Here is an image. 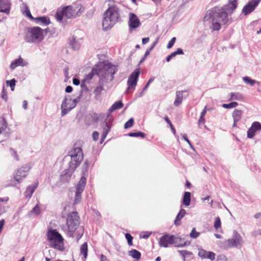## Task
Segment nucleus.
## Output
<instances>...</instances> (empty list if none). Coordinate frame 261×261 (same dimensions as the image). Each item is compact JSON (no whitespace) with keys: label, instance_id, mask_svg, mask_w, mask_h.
I'll return each instance as SVG.
<instances>
[{"label":"nucleus","instance_id":"1","mask_svg":"<svg viewBox=\"0 0 261 261\" xmlns=\"http://www.w3.org/2000/svg\"><path fill=\"white\" fill-rule=\"evenodd\" d=\"M227 16V12L223 7L221 9L214 7L207 11L204 19H211L212 22V29L214 31H218L221 28V23L225 24L228 22Z\"/></svg>","mask_w":261,"mask_h":261},{"label":"nucleus","instance_id":"2","mask_svg":"<svg viewBox=\"0 0 261 261\" xmlns=\"http://www.w3.org/2000/svg\"><path fill=\"white\" fill-rule=\"evenodd\" d=\"M120 18L119 8L116 6H110L104 13L102 27L104 30L111 28Z\"/></svg>","mask_w":261,"mask_h":261},{"label":"nucleus","instance_id":"3","mask_svg":"<svg viewBox=\"0 0 261 261\" xmlns=\"http://www.w3.org/2000/svg\"><path fill=\"white\" fill-rule=\"evenodd\" d=\"M68 156L70 157L71 160L66 174H68L70 176L83 160L84 155L82 148L79 147L72 148L68 152Z\"/></svg>","mask_w":261,"mask_h":261},{"label":"nucleus","instance_id":"4","mask_svg":"<svg viewBox=\"0 0 261 261\" xmlns=\"http://www.w3.org/2000/svg\"><path fill=\"white\" fill-rule=\"evenodd\" d=\"M98 70V77L99 79H108L109 76L111 80L113 79L114 75L115 74L117 69L115 66L111 63H100L97 67Z\"/></svg>","mask_w":261,"mask_h":261},{"label":"nucleus","instance_id":"5","mask_svg":"<svg viewBox=\"0 0 261 261\" xmlns=\"http://www.w3.org/2000/svg\"><path fill=\"white\" fill-rule=\"evenodd\" d=\"M43 30L38 27L30 28L28 29L25 40L29 43H38L44 39Z\"/></svg>","mask_w":261,"mask_h":261},{"label":"nucleus","instance_id":"6","mask_svg":"<svg viewBox=\"0 0 261 261\" xmlns=\"http://www.w3.org/2000/svg\"><path fill=\"white\" fill-rule=\"evenodd\" d=\"M77 15V13L75 10L71 6H66L62 9L59 8L56 13L57 20L60 22L62 21L63 18L69 19L75 17Z\"/></svg>","mask_w":261,"mask_h":261},{"label":"nucleus","instance_id":"7","mask_svg":"<svg viewBox=\"0 0 261 261\" xmlns=\"http://www.w3.org/2000/svg\"><path fill=\"white\" fill-rule=\"evenodd\" d=\"M47 238L51 247L58 250H61L60 244L63 243V238L57 230H49L47 233Z\"/></svg>","mask_w":261,"mask_h":261},{"label":"nucleus","instance_id":"8","mask_svg":"<svg viewBox=\"0 0 261 261\" xmlns=\"http://www.w3.org/2000/svg\"><path fill=\"white\" fill-rule=\"evenodd\" d=\"M66 224L70 232L75 231L80 224V217L77 212H73L67 215Z\"/></svg>","mask_w":261,"mask_h":261},{"label":"nucleus","instance_id":"9","mask_svg":"<svg viewBox=\"0 0 261 261\" xmlns=\"http://www.w3.org/2000/svg\"><path fill=\"white\" fill-rule=\"evenodd\" d=\"M243 243L242 237L236 230H234L232 238L226 241L225 245L228 248L236 247L240 248L242 246Z\"/></svg>","mask_w":261,"mask_h":261},{"label":"nucleus","instance_id":"10","mask_svg":"<svg viewBox=\"0 0 261 261\" xmlns=\"http://www.w3.org/2000/svg\"><path fill=\"white\" fill-rule=\"evenodd\" d=\"M32 167L31 163L24 164L15 171L14 174V178L15 181L18 183L22 182L23 178H25Z\"/></svg>","mask_w":261,"mask_h":261},{"label":"nucleus","instance_id":"11","mask_svg":"<svg viewBox=\"0 0 261 261\" xmlns=\"http://www.w3.org/2000/svg\"><path fill=\"white\" fill-rule=\"evenodd\" d=\"M140 73V69L137 68L129 76L127 81L128 88L125 91L126 94H128L131 90H134L135 89Z\"/></svg>","mask_w":261,"mask_h":261},{"label":"nucleus","instance_id":"12","mask_svg":"<svg viewBox=\"0 0 261 261\" xmlns=\"http://www.w3.org/2000/svg\"><path fill=\"white\" fill-rule=\"evenodd\" d=\"M176 238L173 235L165 234L162 236L159 240V244L161 247L167 248L170 245L176 243Z\"/></svg>","mask_w":261,"mask_h":261},{"label":"nucleus","instance_id":"13","mask_svg":"<svg viewBox=\"0 0 261 261\" xmlns=\"http://www.w3.org/2000/svg\"><path fill=\"white\" fill-rule=\"evenodd\" d=\"M261 0H252L249 1L242 9V13L247 15L253 12L255 8L258 6Z\"/></svg>","mask_w":261,"mask_h":261},{"label":"nucleus","instance_id":"14","mask_svg":"<svg viewBox=\"0 0 261 261\" xmlns=\"http://www.w3.org/2000/svg\"><path fill=\"white\" fill-rule=\"evenodd\" d=\"M140 25V21L138 16L134 13L129 14L128 25L130 30L135 29Z\"/></svg>","mask_w":261,"mask_h":261},{"label":"nucleus","instance_id":"15","mask_svg":"<svg viewBox=\"0 0 261 261\" xmlns=\"http://www.w3.org/2000/svg\"><path fill=\"white\" fill-rule=\"evenodd\" d=\"M188 95L189 92L187 90L177 91L174 105L175 106H178L181 104L183 99L186 98Z\"/></svg>","mask_w":261,"mask_h":261},{"label":"nucleus","instance_id":"16","mask_svg":"<svg viewBox=\"0 0 261 261\" xmlns=\"http://www.w3.org/2000/svg\"><path fill=\"white\" fill-rule=\"evenodd\" d=\"M11 3L8 0H0V12L9 14L10 12Z\"/></svg>","mask_w":261,"mask_h":261},{"label":"nucleus","instance_id":"17","mask_svg":"<svg viewBox=\"0 0 261 261\" xmlns=\"http://www.w3.org/2000/svg\"><path fill=\"white\" fill-rule=\"evenodd\" d=\"M68 99L67 97H65L61 105V115L63 116L65 115L69 111L73 109L71 106H68Z\"/></svg>","mask_w":261,"mask_h":261},{"label":"nucleus","instance_id":"18","mask_svg":"<svg viewBox=\"0 0 261 261\" xmlns=\"http://www.w3.org/2000/svg\"><path fill=\"white\" fill-rule=\"evenodd\" d=\"M28 64L27 62L24 61L20 57L15 59L10 64V67L11 69H15L16 67L20 66L22 67L26 66Z\"/></svg>","mask_w":261,"mask_h":261},{"label":"nucleus","instance_id":"19","mask_svg":"<svg viewBox=\"0 0 261 261\" xmlns=\"http://www.w3.org/2000/svg\"><path fill=\"white\" fill-rule=\"evenodd\" d=\"M38 186V182L36 181L34 182L32 185L28 186L24 193L25 196L26 197H29V198H31L35 189L37 188Z\"/></svg>","mask_w":261,"mask_h":261},{"label":"nucleus","instance_id":"20","mask_svg":"<svg viewBox=\"0 0 261 261\" xmlns=\"http://www.w3.org/2000/svg\"><path fill=\"white\" fill-rule=\"evenodd\" d=\"M86 184V178L85 176L83 175L76 187V190L78 193H82L85 189Z\"/></svg>","mask_w":261,"mask_h":261},{"label":"nucleus","instance_id":"21","mask_svg":"<svg viewBox=\"0 0 261 261\" xmlns=\"http://www.w3.org/2000/svg\"><path fill=\"white\" fill-rule=\"evenodd\" d=\"M103 82L102 79H99L98 86L94 89L93 93L95 98L99 96L101 94V92L104 90Z\"/></svg>","mask_w":261,"mask_h":261},{"label":"nucleus","instance_id":"22","mask_svg":"<svg viewBox=\"0 0 261 261\" xmlns=\"http://www.w3.org/2000/svg\"><path fill=\"white\" fill-rule=\"evenodd\" d=\"M35 22L45 26L48 25L50 23V21L49 17L47 16H42L35 18Z\"/></svg>","mask_w":261,"mask_h":261},{"label":"nucleus","instance_id":"23","mask_svg":"<svg viewBox=\"0 0 261 261\" xmlns=\"http://www.w3.org/2000/svg\"><path fill=\"white\" fill-rule=\"evenodd\" d=\"M112 126V123L111 122H109L107 120H105L103 122L102 127V134L105 136V135L107 136L109 132L110 131L111 127Z\"/></svg>","mask_w":261,"mask_h":261},{"label":"nucleus","instance_id":"24","mask_svg":"<svg viewBox=\"0 0 261 261\" xmlns=\"http://www.w3.org/2000/svg\"><path fill=\"white\" fill-rule=\"evenodd\" d=\"M186 214V211L181 208L177 215L175 220L174 221V224L176 226H179L181 224V220L185 216Z\"/></svg>","mask_w":261,"mask_h":261},{"label":"nucleus","instance_id":"25","mask_svg":"<svg viewBox=\"0 0 261 261\" xmlns=\"http://www.w3.org/2000/svg\"><path fill=\"white\" fill-rule=\"evenodd\" d=\"M179 254L183 257L184 261H190L192 258V253L187 250H178Z\"/></svg>","mask_w":261,"mask_h":261},{"label":"nucleus","instance_id":"26","mask_svg":"<svg viewBox=\"0 0 261 261\" xmlns=\"http://www.w3.org/2000/svg\"><path fill=\"white\" fill-rule=\"evenodd\" d=\"M243 114V111L240 110L235 109L232 113V116L233 117V120L235 122H239L242 118V115Z\"/></svg>","mask_w":261,"mask_h":261},{"label":"nucleus","instance_id":"27","mask_svg":"<svg viewBox=\"0 0 261 261\" xmlns=\"http://www.w3.org/2000/svg\"><path fill=\"white\" fill-rule=\"evenodd\" d=\"M191 202V193L189 192H185L184 193L183 199H182V204L185 206H189Z\"/></svg>","mask_w":261,"mask_h":261},{"label":"nucleus","instance_id":"28","mask_svg":"<svg viewBox=\"0 0 261 261\" xmlns=\"http://www.w3.org/2000/svg\"><path fill=\"white\" fill-rule=\"evenodd\" d=\"M183 54H184L183 50L180 48H178L177 49V50L176 51L172 53L170 55L168 56L166 58V60L167 62H169L171 60V59L175 57L176 55H183Z\"/></svg>","mask_w":261,"mask_h":261},{"label":"nucleus","instance_id":"29","mask_svg":"<svg viewBox=\"0 0 261 261\" xmlns=\"http://www.w3.org/2000/svg\"><path fill=\"white\" fill-rule=\"evenodd\" d=\"M123 104L121 101H118L115 102L109 109V112L112 113L114 111L122 108Z\"/></svg>","mask_w":261,"mask_h":261},{"label":"nucleus","instance_id":"30","mask_svg":"<svg viewBox=\"0 0 261 261\" xmlns=\"http://www.w3.org/2000/svg\"><path fill=\"white\" fill-rule=\"evenodd\" d=\"M69 44L74 50H78L81 46L79 42L73 37L70 40Z\"/></svg>","mask_w":261,"mask_h":261},{"label":"nucleus","instance_id":"31","mask_svg":"<svg viewBox=\"0 0 261 261\" xmlns=\"http://www.w3.org/2000/svg\"><path fill=\"white\" fill-rule=\"evenodd\" d=\"M237 0H233L232 2H230L229 4L225 6L223 8L226 11H231L232 12L237 8Z\"/></svg>","mask_w":261,"mask_h":261},{"label":"nucleus","instance_id":"32","mask_svg":"<svg viewBox=\"0 0 261 261\" xmlns=\"http://www.w3.org/2000/svg\"><path fill=\"white\" fill-rule=\"evenodd\" d=\"M244 99V96L239 92L231 93L229 100H242Z\"/></svg>","mask_w":261,"mask_h":261},{"label":"nucleus","instance_id":"33","mask_svg":"<svg viewBox=\"0 0 261 261\" xmlns=\"http://www.w3.org/2000/svg\"><path fill=\"white\" fill-rule=\"evenodd\" d=\"M81 254L84 256L85 259L87 257L88 254V245L87 243L85 242L83 244L80 248Z\"/></svg>","mask_w":261,"mask_h":261},{"label":"nucleus","instance_id":"34","mask_svg":"<svg viewBox=\"0 0 261 261\" xmlns=\"http://www.w3.org/2000/svg\"><path fill=\"white\" fill-rule=\"evenodd\" d=\"M128 255L136 259H139L141 255V253L136 249H132L129 251L128 252Z\"/></svg>","mask_w":261,"mask_h":261},{"label":"nucleus","instance_id":"35","mask_svg":"<svg viewBox=\"0 0 261 261\" xmlns=\"http://www.w3.org/2000/svg\"><path fill=\"white\" fill-rule=\"evenodd\" d=\"M41 212L40 208L39 205L37 204L34 206L31 211L29 214L30 216H38Z\"/></svg>","mask_w":261,"mask_h":261},{"label":"nucleus","instance_id":"36","mask_svg":"<svg viewBox=\"0 0 261 261\" xmlns=\"http://www.w3.org/2000/svg\"><path fill=\"white\" fill-rule=\"evenodd\" d=\"M94 75H97L98 76V70L97 68H93L92 71L87 75L86 78L84 79V81L86 80H91Z\"/></svg>","mask_w":261,"mask_h":261},{"label":"nucleus","instance_id":"37","mask_svg":"<svg viewBox=\"0 0 261 261\" xmlns=\"http://www.w3.org/2000/svg\"><path fill=\"white\" fill-rule=\"evenodd\" d=\"M81 96H82V92H81V94L79 96H77V98H76L73 100L69 96H67L68 97V101L69 102H71V106L73 108L75 107L77 103L80 101Z\"/></svg>","mask_w":261,"mask_h":261},{"label":"nucleus","instance_id":"38","mask_svg":"<svg viewBox=\"0 0 261 261\" xmlns=\"http://www.w3.org/2000/svg\"><path fill=\"white\" fill-rule=\"evenodd\" d=\"M128 136L132 137H141L144 138L145 137L146 135L144 133L138 132L136 133H129L128 134Z\"/></svg>","mask_w":261,"mask_h":261},{"label":"nucleus","instance_id":"39","mask_svg":"<svg viewBox=\"0 0 261 261\" xmlns=\"http://www.w3.org/2000/svg\"><path fill=\"white\" fill-rule=\"evenodd\" d=\"M244 82L250 86H253L257 82L255 80L250 79L248 76H245L243 78Z\"/></svg>","mask_w":261,"mask_h":261},{"label":"nucleus","instance_id":"40","mask_svg":"<svg viewBox=\"0 0 261 261\" xmlns=\"http://www.w3.org/2000/svg\"><path fill=\"white\" fill-rule=\"evenodd\" d=\"M238 105V103L235 101L231 102L229 103H224L222 105V107L225 109H231L234 108Z\"/></svg>","mask_w":261,"mask_h":261},{"label":"nucleus","instance_id":"41","mask_svg":"<svg viewBox=\"0 0 261 261\" xmlns=\"http://www.w3.org/2000/svg\"><path fill=\"white\" fill-rule=\"evenodd\" d=\"M214 226L215 228L217 230H218L219 228H221V222L219 217H217L215 218Z\"/></svg>","mask_w":261,"mask_h":261},{"label":"nucleus","instance_id":"42","mask_svg":"<svg viewBox=\"0 0 261 261\" xmlns=\"http://www.w3.org/2000/svg\"><path fill=\"white\" fill-rule=\"evenodd\" d=\"M255 132L261 129V123L259 122L255 121L253 122L251 126Z\"/></svg>","mask_w":261,"mask_h":261},{"label":"nucleus","instance_id":"43","mask_svg":"<svg viewBox=\"0 0 261 261\" xmlns=\"http://www.w3.org/2000/svg\"><path fill=\"white\" fill-rule=\"evenodd\" d=\"M134 123V120L133 118H130L125 124H124V128L125 129L131 127Z\"/></svg>","mask_w":261,"mask_h":261},{"label":"nucleus","instance_id":"44","mask_svg":"<svg viewBox=\"0 0 261 261\" xmlns=\"http://www.w3.org/2000/svg\"><path fill=\"white\" fill-rule=\"evenodd\" d=\"M200 233L196 231V229L193 228L190 233V236L191 238L193 239H196L199 236Z\"/></svg>","mask_w":261,"mask_h":261},{"label":"nucleus","instance_id":"45","mask_svg":"<svg viewBox=\"0 0 261 261\" xmlns=\"http://www.w3.org/2000/svg\"><path fill=\"white\" fill-rule=\"evenodd\" d=\"M82 193H78L77 191L76 190L75 195V199H74V203L76 204L79 203L82 198L81 194Z\"/></svg>","mask_w":261,"mask_h":261},{"label":"nucleus","instance_id":"46","mask_svg":"<svg viewBox=\"0 0 261 261\" xmlns=\"http://www.w3.org/2000/svg\"><path fill=\"white\" fill-rule=\"evenodd\" d=\"M207 253V251H205L203 249H199L198 251V256L202 258H205L206 254Z\"/></svg>","mask_w":261,"mask_h":261},{"label":"nucleus","instance_id":"47","mask_svg":"<svg viewBox=\"0 0 261 261\" xmlns=\"http://www.w3.org/2000/svg\"><path fill=\"white\" fill-rule=\"evenodd\" d=\"M125 237L127 241L128 244L129 246H132L133 237L128 233H125Z\"/></svg>","mask_w":261,"mask_h":261},{"label":"nucleus","instance_id":"48","mask_svg":"<svg viewBox=\"0 0 261 261\" xmlns=\"http://www.w3.org/2000/svg\"><path fill=\"white\" fill-rule=\"evenodd\" d=\"M255 131L250 127L247 131V137L248 138H252L255 135Z\"/></svg>","mask_w":261,"mask_h":261},{"label":"nucleus","instance_id":"49","mask_svg":"<svg viewBox=\"0 0 261 261\" xmlns=\"http://www.w3.org/2000/svg\"><path fill=\"white\" fill-rule=\"evenodd\" d=\"M216 254L213 252L208 251L205 257V258H208L211 260H214L215 259Z\"/></svg>","mask_w":261,"mask_h":261},{"label":"nucleus","instance_id":"50","mask_svg":"<svg viewBox=\"0 0 261 261\" xmlns=\"http://www.w3.org/2000/svg\"><path fill=\"white\" fill-rule=\"evenodd\" d=\"M1 123L0 124V134L2 132V130L5 129L7 127V122L4 119H3L2 121H0Z\"/></svg>","mask_w":261,"mask_h":261},{"label":"nucleus","instance_id":"51","mask_svg":"<svg viewBox=\"0 0 261 261\" xmlns=\"http://www.w3.org/2000/svg\"><path fill=\"white\" fill-rule=\"evenodd\" d=\"M10 151H11V155H12V156H13L14 159L17 161H19V156L17 153L16 151L14 149H13L12 148H10Z\"/></svg>","mask_w":261,"mask_h":261},{"label":"nucleus","instance_id":"52","mask_svg":"<svg viewBox=\"0 0 261 261\" xmlns=\"http://www.w3.org/2000/svg\"><path fill=\"white\" fill-rule=\"evenodd\" d=\"M25 15L26 16L29 18L30 19L32 20H34L35 18L33 17L30 12V11L29 10V9L28 8V7H26L25 8Z\"/></svg>","mask_w":261,"mask_h":261},{"label":"nucleus","instance_id":"53","mask_svg":"<svg viewBox=\"0 0 261 261\" xmlns=\"http://www.w3.org/2000/svg\"><path fill=\"white\" fill-rule=\"evenodd\" d=\"M16 81L15 79H13L11 80L7 81L6 84L10 87H15L16 85Z\"/></svg>","mask_w":261,"mask_h":261},{"label":"nucleus","instance_id":"54","mask_svg":"<svg viewBox=\"0 0 261 261\" xmlns=\"http://www.w3.org/2000/svg\"><path fill=\"white\" fill-rule=\"evenodd\" d=\"M175 41H176V38L173 37L168 42L167 46V48L168 49L171 48L173 46L174 44L175 43Z\"/></svg>","mask_w":261,"mask_h":261},{"label":"nucleus","instance_id":"55","mask_svg":"<svg viewBox=\"0 0 261 261\" xmlns=\"http://www.w3.org/2000/svg\"><path fill=\"white\" fill-rule=\"evenodd\" d=\"M216 261H227V257L224 254H219L217 256Z\"/></svg>","mask_w":261,"mask_h":261},{"label":"nucleus","instance_id":"56","mask_svg":"<svg viewBox=\"0 0 261 261\" xmlns=\"http://www.w3.org/2000/svg\"><path fill=\"white\" fill-rule=\"evenodd\" d=\"M1 97L5 101L7 100V99H8L7 93L5 90L4 87H3V91H2V92L1 94Z\"/></svg>","mask_w":261,"mask_h":261},{"label":"nucleus","instance_id":"57","mask_svg":"<svg viewBox=\"0 0 261 261\" xmlns=\"http://www.w3.org/2000/svg\"><path fill=\"white\" fill-rule=\"evenodd\" d=\"M154 77H151L147 82L146 84L145 85V87L143 88V90H145L147 89L149 85L154 81Z\"/></svg>","mask_w":261,"mask_h":261},{"label":"nucleus","instance_id":"58","mask_svg":"<svg viewBox=\"0 0 261 261\" xmlns=\"http://www.w3.org/2000/svg\"><path fill=\"white\" fill-rule=\"evenodd\" d=\"M182 138L189 144L191 148L194 149L193 145H192L191 142L188 138L187 135L186 134L183 135Z\"/></svg>","mask_w":261,"mask_h":261},{"label":"nucleus","instance_id":"59","mask_svg":"<svg viewBox=\"0 0 261 261\" xmlns=\"http://www.w3.org/2000/svg\"><path fill=\"white\" fill-rule=\"evenodd\" d=\"M99 133L97 131H94L92 133V137L94 141H97L99 138Z\"/></svg>","mask_w":261,"mask_h":261},{"label":"nucleus","instance_id":"60","mask_svg":"<svg viewBox=\"0 0 261 261\" xmlns=\"http://www.w3.org/2000/svg\"><path fill=\"white\" fill-rule=\"evenodd\" d=\"M113 119L112 115H111V113L109 112L108 114H107V118L106 120H107L109 122L112 123Z\"/></svg>","mask_w":261,"mask_h":261},{"label":"nucleus","instance_id":"61","mask_svg":"<svg viewBox=\"0 0 261 261\" xmlns=\"http://www.w3.org/2000/svg\"><path fill=\"white\" fill-rule=\"evenodd\" d=\"M211 110V109H207L206 106H205L204 107V109L203 110V111H202V112L201 113V115H200L201 117H204V116L206 113V111H210Z\"/></svg>","mask_w":261,"mask_h":261},{"label":"nucleus","instance_id":"62","mask_svg":"<svg viewBox=\"0 0 261 261\" xmlns=\"http://www.w3.org/2000/svg\"><path fill=\"white\" fill-rule=\"evenodd\" d=\"M252 235L254 237H256L257 236L260 235L261 236V229H258L252 233Z\"/></svg>","mask_w":261,"mask_h":261},{"label":"nucleus","instance_id":"63","mask_svg":"<svg viewBox=\"0 0 261 261\" xmlns=\"http://www.w3.org/2000/svg\"><path fill=\"white\" fill-rule=\"evenodd\" d=\"M48 252L51 258L55 257L56 254L55 252L53 250H49Z\"/></svg>","mask_w":261,"mask_h":261},{"label":"nucleus","instance_id":"64","mask_svg":"<svg viewBox=\"0 0 261 261\" xmlns=\"http://www.w3.org/2000/svg\"><path fill=\"white\" fill-rule=\"evenodd\" d=\"M73 88L71 86H67L65 89V92L67 93H71L72 91Z\"/></svg>","mask_w":261,"mask_h":261}]
</instances>
